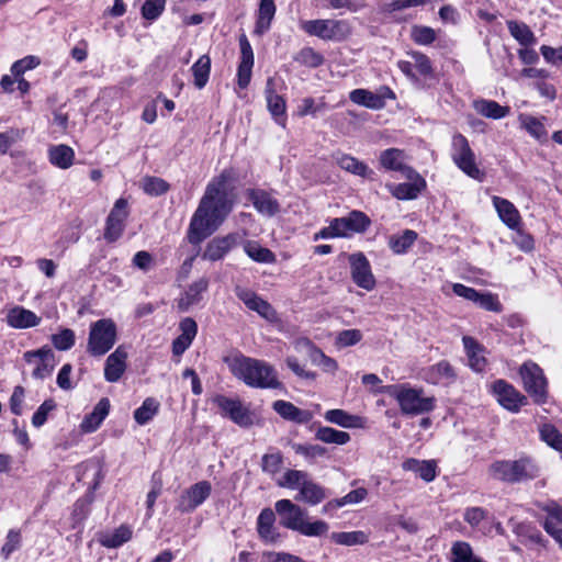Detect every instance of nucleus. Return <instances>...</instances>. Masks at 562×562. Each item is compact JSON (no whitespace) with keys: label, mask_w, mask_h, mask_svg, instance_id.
Listing matches in <instances>:
<instances>
[{"label":"nucleus","mask_w":562,"mask_h":562,"mask_svg":"<svg viewBox=\"0 0 562 562\" xmlns=\"http://www.w3.org/2000/svg\"><path fill=\"white\" fill-rule=\"evenodd\" d=\"M225 180L211 182L195 210L188 231V240L200 244L211 236L224 222L232 204L224 189Z\"/></svg>","instance_id":"f257e3e1"},{"label":"nucleus","mask_w":562,"mask_h":562,"mask_svg":"<svg viewBox=\"0 0 562 562\" xmlns=\"http://www.w3.org/2000/svg\"><path fill=\"white\" fill-rule=\"evenodd\" d=\"M225 362L236 378L251 387L278 389L281 386L276 370L265 361L238 355L226 358Z\"/></svg>","instance_id":"f03ea898"},{"label":"nucleus","mask_w":562,"mask_h":562,"mask_svg":"<svg viewBox=\"0 0 562 562\" xmlns=\"http://www.w3.org/2000/svg\"><path fill=\"white\" fill-rule=\"evenodd\" d=\"M490 474L499 481L515 484L532 480L538 476L539 468L530 458L518 460H501L490 465Z\"/></svg>","instance_id":"7ed1b4c3"},{"label":"nucleus","mask_w":562,"mask_h":562,"mask_svg":"<svg viewBox=\"0 0 562 562\" xmlns=\"http://www.w3.org/2000/svg\"><path fill=\"white\" fill-rule=\"evenodd\" d=\"M384 392L396 398L401 412L405 415H420L429 413L435 407V398L423 396V391L413 389L407 384H393L384 386Z\"/></svg>","instance_id":"20e7f679"},{"label":"nucleus","mask_w":562,"mask_h":562,"mask_svg":"<svg viewBox=\"0 0 562 562\" xmlns=\"http://www.w3.org/2000/svg\"><path fill=\"white\" fill-rule=\"evenodd\" d=\"M278 485L292 490L297 488L299 494L295 499L310 505H317L327 496L326 490L312 481L307 472L301 470H288L278 482Z\"/></svg>","instance_id":"39448f33"},{"label":"nucleus","mask_w":562,"mask_h":562,"mask_svg":"<svg viewBox=\"0 0 562 562\" xmlns=\"http://www.w3.org/2000/svg\"><path fill=\"white\" fill-rule=\"evenodd\" d=\"M117 340L116 324L111 318H101L90 325L87 352L92 357L108 353Z\"/></svg>","instance_id":"423d86ee"},{"label":"nucleus","mask_w":562,"mask_h":562,"mask_svg":"<svg viewBox=\"0 0 562 562\" xmlns=\"http://www.w3.org/2000/svg\"><path fill=\"white\" fill-rule=\"evenodd\" d=\"M451 147V158L458 168L470 178L482 181L484 172L477 167L474 151L470 147L465 136L460 133L454 134Z\"/></svg>","instance_id":"0eeeda50"},{"label":"nucleus","mask_w":562,"mask_h":562,"mask_svg":"<svg viewBox=\"0 0 562 562\" xmlns=\"http://www.w3.org/2000/svg\"><path fill=\"white\" fill-rule=\"evenodd\" d=\"M525 391L536 404H543L548 398V382L542 369L535 362H525L519 369Z\"/></svg>","instance_id":"6e6552de"},{"label":"nucleus","mask_w":562,"mask_h":562,"mask_svg":"<svg viewBox=\"0 0 562 562\" xmlns=\"http://www.w3.org/2000/svg\"><path fill=\"white\" fill-rule=\"evenodd\" d=\"M301 29L325 41L340 40L345 36L347 23L337 20H310L302 21Z\"/></svg>","instance_id":"1a4fd4ad"},{"label":"nucleus","mask_w":562,"mask_h":562,"mask_svg":"<svg viewBox=\"0 0 562 562\" xmlns=\"http://www.w3.org/2000/svg\"><path fill=\"white\" fill-rule=\"evenodd\" d=\"M350 274L355 284L363 290L372 291L376 281L371 270V265L363 252L358 251L348 256Z\"/></svg>","instance_id":"9d476101"},{"label":"nucleus","mask_w":562,"mask_h":562,"mask_svg":"<svg viewBox=\"0 0 562 562\" xmlns=\"http://www.w3.org/2000/svg\"><path fill=\"white\" fill-rule=\"evenodd\" d=\"M236 296L250 310L258 313L262 318L270 323L278 321V313L274 307L256 292L236 285L234 289Z\"/></svg>","instance_id":"9b49d317"},{"label":"nucleus","mask_w":562,"mask_h":562,"mask_svg":"<svg viewBox=\"0 0 562 562\" xmlns=\"http://www.w3.org/2000/svg\"><path fill=\"white\" fill-rule=\"evenodd\" d=\"M212 486L209 481H200L184 490L179 497L177 509L181 513L195 510L210 495Z\"/></svg>","instance_id":"f8f14e48"},{"label":"nucleus","mask_w":562,"mask_h":562,"mask_svg":"<svg viewBox=\"0 0 562 562\" xmlns=\"http://www.w3.org/2000/svg\"><path fill=\"white\" fill-rule=\"evenodd\" d=\"M213 403L222 409L235 424L240 427L252 425V416L248 408L244 407L238 398H228L224 395H216Z\"/></svg>","instance_id":"ddd939ff"},{"label":"nucleus","mask_w":562,"mask_h":562,"mask_svg":"<svg viewBox=\"0 0 562 562\" xmlns=\"http://www.w3.org/2000/svg\"><path fill=\"white\" fill-rule=\"evenodd\" d=\"M493 391L498 403L509 412L517 413L521 406L528 403V398L524 394L504 380L494 382Z\"/></svg>","instance_id":"4468645a"},{"label":"nucleus","mask_w":562,"mask_h":562,"mask_svg":"<svg viewBox=\"0 0 562 562\" xmlns=\"http://www.w3.org/2000/svg\"><path fill=\"white\" fill-rule=\"evenodd\" d=\"M127 202L124 199H119L113 209L111 210L104 231V238L109 243L117 240L124 231V221L127 217Z\"/></svg>","instance_id":"2eb2a0df"},{"label":"nucleus","mask_w":562,"mask_h":562,"mask_svg":"<svg viewBox=\"0 0 562 562\" xmlns=\"http://www.w3.org/2000/svg\"><path fill=\"white\" fill-rule=\"evenodd\" d=\"M276 513L280 517V524L296 531L300 524L306 517V512L290 499H280L274 505Z\"/></svg>","instance_id":"dca6fc26"},{"label":"nucleus","mask_w":562,"mask_h":562,"mask_svg":"<svg viewBox=\"0 0 562 562\" xmlns=\"http://www.w3.org/2000/svg\"><path fill=\"white\" fill-rule=\"evenodd\" d=\"M340 237H348L355 233H364L371 220L361 211H351L347 216L334 218Z\"/></svg>","instance_id":"f3484780"},{"label":"nucleus","mask_w":562,"mask_h":562,"mask_svg":"<svg viewBox=\"0 0 562 562\" xmlns=\"http://www.w3.org/2000/svg\"><path fill=\"white\" fill-rule=\"evenodd\" d=\"M240 63L237 69V85L240 89H246L251 79V69L254 66V52L245 34L239 37Z\"/></svg>","instance_id":"a211bd4d"},{"label":"nucleus","mask_w":562,"mask_h":562,"mask_svg":"<svg viewBox=\"0 0 562 562\" xmlns=\"http://www.w3.org/2000/svg\"><path fill=\"white\" fill-rule=\"evenodd\" d=\"M239 236L236 233H231L223 237H215L210 240L203 252V258L217 261L228 254L238 243Z\"/></svg>","instance_id":"6ab92c4d"},{"label":"nucleus","mask_w":562,"mask_h":562,"mask_svg":"<svg viewBox=\"0 0 562 562\" xmlns=\"http://www.w3.org/2000/svg\"><path fill=\"white\" fill-rule=\"evenodd\" d=\"M276 514L267 507L263 508L257 518V532L259 538L267 544H274L280 541L281 535L274 526Z\"/></svg>","instance_id":"aec40b11"},{"label":"nucleus","mask_w":562,"mask_h":562,"mask_svg":"<svg viewBox=\"0 0 562 562\" xmlns=\"http://www.w3.org/2000/svg\"><path fill=\"white\" fill-rule=\"evenodd\" d=\"M127 350L119 346L105 360L104 378L108 382H117L126 370Z\"/></svg>","instance_id":"412c9836"},{"label":"nucleus","mask_w":562,"mask_h":562,"mask_svg":"<svg viewBox=\"0 0 562 562\" xmlns=\"http://www.w3.org/2000/svg\"><path fill=\"white\" fill-rule=\"evenodd\" d=\"M380 164L386 170L401 171L406 178H412L414 169L405 165V154L398 148H389L380 154Z\"/></svg>","instance_id":"4be33fe9"},{"label":"nucleus","mask_w":562,"mask_h":562,"mask_svg":"<svg viewBox=\"0 0 562 562\" xmlns=\"http://www.w3.org/2000/svg\"><path fill=\"white\" fill-rule=\"evenodd\" d=\"M272 408L280 417L295 424H306L313 418L312 412L301 409L293 403L283 400L276 401Z\"/></svg>","instance_id":"5701e85b"},{"label":"nucleus","mask_w":562,"mask_h":562,"mask_svg":"<svg viewBox=\"0 0 562 562\" xmlns=\"http://www.w3.org/2000/svg\"><path fill=\"white\" fill-rule=\"evenodd\" d=\"M209 280L200 278L189 285L187 291L177 300V307L180 312H187L202 300V293L207 290Z\"/></svg>","instance_id":"b1692460"},{"label":"nucleus","mask_w":562,"mask_h":562,"mask_svg":"<svg viewBox=\"0 0 562 562\" xmlns=\"http://www.w3.org/2000/svg\"><path fill=\"white\" fill-rule=\"evenodd\" d=\"M411 182L394 186L392 194L398 200H413L426 188L425 179L414 170Z\"/></svg>","instance_id":"393cba45"},{"label":"nucleus","mask_w":562,"mask_h":562,"mask_svg":"<svg viewBox=\"0 0 562 562\" xmlns=\"http://www.w3.org/2000/svg\"><path fill=\"white\" fill-rule=\"evenodd\" d=\"M110 400L102 397L94 406L93 411L88 414L81 422L80 428L85 432L95 431L110 412Z\"/></svg>","instance_id":"a878e982"},{"label":"nucleus","mask_w":562,"mask_h":562,"mask_svg":"<svg viewBox=\"0 0 562 562\" xmlns=\"http://www.w3.org/2000/svg\"><path fill=\"white\" fill-rule=\"evenodd\" d=\"M493 204L499 218L508 228H519L521 217L518 210L510 201L499 196H493Z\"/></svg>","instance_id":"bb28decb"},{"label":"nucleus","mask_w":562,"mask_h":562,"mask_svg":"<svg viewBox=\"0 0 562 562\" xmlns=\"http://www.w3.org/2000/svg\"><path fill=\"white\" fill-rule=\"evenodd\" d=\"M41 322L34 312L24 307H13L7 314V323L13 328H30L37 326Z\"/></svg>","instance_id":"cd10ccee"},{"label":"nucleus","mask_w":562,"mask_h":562,"mask_svg":"<svg viewBox=\"0 0 562 562\" xmlns=\"http://www.w3.org/2000/svg\"><path fill=\"white\" fill-rule=\"evenodd\" d=\"M248 195L255 209L263 215L273 216L280 211L278 200L263 190H250Z\"/></svg>","instance_id":"c85d7f7f"},{"label":"nucleus","mask_w":562,"mask_h":562,"mask_svg":"<svg viewBox=\"0 0 562 562\" xmlns=\"http://www.w3.org/2000/svg\"><path fill=\"white\" fill-rule=\"evenodd\" d=\"M266 98L269 112L278 124L285 126V101L274 93L273 79L268 78L266 83Z\"/></svg>","instance_id":"c756f323"},{"label":"nucleus","mask_w":562,"mask_h":562,"mask_svg":"<svg viewBox=\"0 0 562 562\" xmlns=\"http://www.w3.org/2000/svg\"><path fill=\"white\" fill-rule=\"evenodd\" d=\"M472 106L480 115L493 120L503 119L510 111L508 106H503L496 101L487 99L474 100Z\"/></svg>","instance_id":"7c9ffc66"},{"label":"nucleus","mask_w":562,"mask_h":562,"mask_svg":"<svg viewBox=\"0 0 562 562\" xmlns=\"http://www.w3.org/2000/svg\"><path fill=\"white\" fill-rule=\"evenodd\" d=\"M49 162L60 169H68L75 160V151L68 145H54L48 149Z\"/></svg>","instance_id":"2f4dec72"},{"label":"nucleus","mask_w":562,"mask_h":562,"mask_svg":"<svg viewBox=\"0 0 562 562\" xmlns=\"http://www.w3.org/2000/svg\"><path fill=\"white\" fill-rule=\"evenodd\" d=\"M326 422L338 425L344 428H359L362 427V417L351 415L348 412L339 408L329 409L324 414Z\"/></svg>","instance_id":"473e14b6"},{"label":"nucleus","mask_w":562,"mask_h":562,"mask_svg":"<svg viewBox=\"0 0 562 562\" xmlns=\"http://www.w3.org/2000/svg\"><path fill=\"white\" fill-rule=\"evenodd\" d=\"M276 14V4L273 0H260L258 16L255 25L256 34H263L270 29Z\"/></svg>","instance_id":"72a5a7b5"},{"label":"nucleus","mask_w":562,"mask_h":562,"mask_svg":"<svg viewBox=\"0 0 562 562\" xmlns=\"http://www.w3.org/2000/svg\"><path fill=\"white\" fill-rule=\"evenodd\" d=\"M349 99L358 105L372 110H381L385 106V102L381 100L374 92L367 89H355L350 92Z\"/></svg>","instance_id":"f704fd0d"},{"label":"nucleus","mask_w":562,"mask_h":562,"mask_svg":"<svg viewBox=\"0 0 562 562\" xmlns=\"http://www.w3.org/2000/svg\"><path fill=\"white\" fill-rule=\"evenodd\" d=\"M132 538V530L128 526L122 525L113 531L100 536V543L105 548H119Z\"/></svg>","instance_id":"c9c22d12"},{"label":"nucleus","mask_w":562,"mask_h":562,"mask_svg":"<svg viewBox=\"0 0 562 562\" xmlns=\"http://www.w3.org/2000/svg\"><path fill=\"white\" fill-rule=\"evenodd\" d=\"M336 162L341 169L356 176L367 178L372 173L366 164L347 154L337 156Z\"/></svg>","instance_id":"e433bc0d"},{"label":"nucleus","mask_w":562,"mask_h":562,"mask_svg":"<svg viewBox=\"0 0 562 562\" xmlns=\"http://www.w3.org/2000/svg\"><path fill=\"white\" fill-rule=\"evenodd\" d=\"M513 531L520 538L522 543L526 541L533 542L541 547H546V540L543 539L542 533L531 524L528 522H515L513 526Z\"/></svg>","instance_id":"4c0bfd02"},{"label":"nucleus","mask_w":562,"mask_h":562,"mask_svg":"<svg viewBox=\"0 0 562 562\" xmlns=\"http://www.w3.org/2000/svg\"><path fill=\"white\" fill-rule=\"evenodd\" d=\"M367 495H368V491L364 487L356 488V490L349 492L347 495H345L341 498H336V499H331V501L327 502L324 505L322 512L328 513L331 509L340 508L345 505L358 504V503L362 502L367 497Z\"/></svg>","instance_id":"58836bf2"},{"label":"nucleus","mask_w":562,"mask_h":562,"mask_svg":"<svg viewBox=\"0 0 562 562\" xmlns=\"http://www.w3.org/2000/svg\"><path fill=\"white\" fill-rule=\"evenodd\" d=\"M315 438L325 443L344 446L350 441V435L342 430L322 426L315 432Z\"/></svg>","instance_id":"ea45409f"},{"label":"nucleus","mask_w":562,"mask_h":562,"mask_svg":"<svg viewBox=\"0 0 562 562\" xmlns=\"http://www.w3.org/2000/svg\"><path fill=\"white\" fill-rule=\"evenodd\" d=\"M507 27L510 35L522 46H529L536 43V37L530 27L517 21H507Z\"/></svg>","instance_id":"a19ab883"},{"label":"nucleus","mask_w":562,"mask_h":562,"mask_svg":"<svg viewBox=\"0 0 562 562\" xmlns=\"http://www.w3.org/2000/svg\"><path fill=\"white\" fill-rule=\"evenodd\" d=\"M462 341L469 357L470 367L477 372L482 371L485 366V358L481 355L480 345L470 336H464Z\"/></svg>","instance_id":"79ce46f5"},{"label":"nucleus","mask_w":562,"mask_h":562,"mask_svg":"<svg viewBox=\"0 0 562 562\" xmlns=\"http://www.w3.org/2000/svg\"><path fill=\"white\" fill-rule=\"evenodd\" d=\"M194 78V86L202 89L206 86L211 72V58L202 55L191 68Z\"/></svg>","instance_id":"37998d69"},{"label":"nucleus","mask_w":562,"mask_h":562,"mask_svg":"<svg viewBox=\"0 0 562 562\" xmlns=\"http://www.w3.org/2000/svg\"><path fill=\"white\" fill-rule=\"evenodd\" d=\"M330 539L337 544L347 547L364 544L369 541L368 535L361 530L333 532Z\"/></svg>","instance_id":"c03bdc74"},{"label":"nucleus","mask_w":562,"mask_h":562,"mask_svg":"<svg viewBox=\"0 0 562 562\" xmlns=\"http://www.w3.org/2000/svg\"><path fill=\"white\" fill-rule=\"evenodd\" d=\"M450 562H484L474 555L471 546L465 541H456L451 548Z\"/></svg>","instance_id":"a18cd8bd"},{"label":"nucleus","mask_w":562,"mask_h":562,"mask_svg":"<svg viewBox=\"0 0 562 562\" xmlns=\"http://www.w3.org/2000/svg\"><path fill=\"white\" fill-rule=\"evenodd\" d=\"M417 239V233L411 229L404 231L402 235H394L390 238V248L395 254H404Z\"/></svg>","instance_id":"49530a36"},{"label":"nucleus","mask_w":562,"mask_h":562,"mask_svg":"<svg viewBox=\"0 0 562 562\" xmlns=\"http://www.w3.org/2000/svg\"><path fill=\"white\" fill-rule=\"evenodd\" d=\"M158 408L159 404L155 398H146L142 406L134 412L136 423L139 425L147 424L157 414Z\"/></svg>","instance_id":"de8ad7c7"},{"label":"nucleus","mask_w":562,"mask_h":562,"mask_svg":"<svg viewBox=\"0 0 562 562\" xmlns=\"http://www.w3.org/2000/svg\"><path fill=\"white\" fill-rule=\"evenodd\" d=\"M246 254L257 262L272 263L276 261L274 254L265 247H261L257 243L248 241L245 246Z\"/></svg>","instance_id":"09e8293b"},{"label":"nucleus","mask_w":562,"mask_h":562,"mask_svg":"<svg viewBox=\"0 0 562 562\" xmlns=\"http://www.w3.org/2000/svg\"><path fill=\"white\" fill-rule=\"evenodd\" d=\"M294 348L300 352H305L314 364H319L325 353L317 348L308 338L301 337L294 341Z\"/></svg>","instance_id":"8fccbe9b"},{"label":"nucleus","mask_w":562,"mask_h":562,"mask_svg":"<svg viewBox=\"0 0 562 562\" xmlns=\"http://www.w3.org/2000/svg\"><path fill=\"white\" fill-rule=\"evenodd\" d=\"M328 529L329 526L324 520H315L310 522L304 518L296 531L306 537H319L325 535Z\"/></svg>","instance_id":"3c124183"},{"label":"nucleus","mask_w":562,"mask_h":562,"mask_svg":"<svg viewBox=\"0 0 562 562\" xmlns=\"http://www.w3.org/2000/svg\"><path fill=\"white\" fill-rule=\"evenodd\" d=\"M540 438L547 442L550 447L562 451V435L551 424H543L540 429Z\"/></svg>","instance_id":"603ef678"},{"label":"nucleus","mask_w":562,"mask_h":562,"mask_svg":"<svg viewBox=\"0 0 562 562\" xmlns=\"http://www.w3.org/2000/svg\"><path fill=\"white\" fill-rule=\"evenodd\" d=\"M142 188L145 193L158 196L166 193L169 190V184L161 178L157 177H145L142 182Z\"/></svg>","instance_id":"864d4df0"},{"label":"nucleus","mask_w":562,"mask_h":562,"mask_svg":"<svg viewBox=\"0 0 562 562\" xmlns=\"http://www.w3.org/2000/svg\"><path fill=\"white\" fill-rule=\"evenodd\" d=\"M295 60L301 65L315 68L323 64L324 57L312 47H304L299 52Z\"/></svg>","instance_id":"5fc2aeb1"},{"label":"nucleus","mask_w":562,"mask_h":562,"mask_svg":"<svg viewBox=\"0 0 562 562\" xmlns=\"http://www.w3.org/2000/svg\"><path fill=\"white\" fill-rule=\"evenodd\" d=\"M411 36L418 45H429L436 40V32L429 26L415 25L412 27Z\"/></svg>","instance_id":"6e6d98bb"},{"label":"nucleus","mask_w":562,"mask_h":562,"mask_svg":"<svg viewBox=\"0 0 562 562\" xmlns=\"http://www.w3.org/2000/svg\"><path fill=\"white\" fill-rule=\"evenodd\" d=\"M282 463L283 457L279 451L273 453H266L261 458L262 471L271 475L278 473L281 470Z\"/></svg>","instance_id":"4d7b16f0"},{"label":"nucleus","mask_w":562,"mask_h":562,"mask_svg":"<svg viewBox=\"0 0 562 562\" xmlns=\"http://www.w3.org/2000/svg\"><path fill=\"white\" fill-rule=\"evenodd\" d=\"M52 342L57 350H69L75 345V333L69 328L52 336Z\"/></svg>","instance_id":"13d9d810"},{"label":"nucleus","mask_w":562,"mask_h":562,"mask_svg":"<svg viewBox=\"0 0 562 562\" xmlns=\"http://www.w3.org/2000/svg\"><path fill=\"white\" fill-rule=\"evenodd\" d=\"M56 402L53 398L45 400L32 417L33 426L36 428L42 427L46 423L48 414L56 409Z\"/></svg>","instance_id":"bf43d9fd"},{"label":"nucleus","mask_w":562,"mask_h":562,"mask_svg":"<svg viewBox=\"0 0 562 562\" xmlns=\"http://www.w3.org/2000/svg\"><path fill=\"white\" fill-rule=\"evenodd\" d=\"M408 55L413 59L414 68L417 69L419 75L430 77L432 75V66L429 57L420 52H411Z\"/></svg>","instance_id":"052dcab7"},{"label":"nucleus","mask_w":562,"mask_h":562,"mask_svg":"<svg viewBox=\"0 0 562 562\" xmlns=\"http://www.w3.org/2000/svg\"><path fill=\"white\" fill-rule=\"evenodd\" d=\"M166 0H146L142 5V15L144 19L154 21L164 11Z\"/></svg>","instance_id":"680f3d73"},{"label":"nucleus","mask_w":562,"mask_h":562,"mask_svg":"<svg viewBox=\"0 0 562 562\" xmlns=\"http://www.w3.org/2000/svg\"><path fill=\"white\" fill-rule=\"evenodd\" d=\"M362 339V333L359 329H345L337 334L336 346L340 348L350 347Z\"/></svg>","instance_id":"e2e57ef3"},{"label":"nucleus","mask_w":562,"mask_h":562,"mask_svg":"<svg viewBox=\"0 0 562 562\" xmlns=\"http://www.w3.org/2000/svg\"><path fill=\"white\" fill-rule=\"evenodd\" d=\"M40 65V59L36 56H26L20 60H16L11 66V72L15 78L21 77L26 70H31Z\"/></svg>","instance_id":"0e129e2a"},{"label":"nucleus","mask_w":562,"mask_h":562,"mask_svg":"<svg viewBox=\"0 0 562 562\" xmlns=\"http://www.w3.org/2000/svg\"><path fill=\"white\" fill-rule=\"evenodd\" d=\"M522 126L531 136L539 140L546 138L547 136V130L544 125L533 116H525L522 119Z\"/></svg>","instance_id":"69168bd1"},{"label":"nucleus","mask_w":562,"mask_h":562,"mask_svg":"<svg viewBox=\"0 0 562 562\" xmlns=\"http://www.w3.org/2000/svg\"><path fill=\"white\" fill-rule=\"evenodd\" d=\"M543 510L548 515L543 522V528L546 529L547 524H551L553 528H559L558 525L562 524V507L557 503H551L543 507Z\"/></svg>","instance_id":"338daca9"},{"label":"nucleus","mask_w":562,"mask_h":562,"mask_svg":"<svg viewBox=\"0 0 562 562\" xmlns=\"http://www.w3.org/2000/svg\"><path fill=\"white\" fill-rule=\"evenodd\" d=\"M480 307L492 311V312H501L502 305L497 301L496 296L491 293H480L479 297L474 301Z\"/></svg>","instance_id":"774afa93"}]
</instances>
